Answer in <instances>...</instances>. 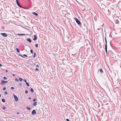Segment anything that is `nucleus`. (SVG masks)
<instances>
[{"instance_id":"nucleus-11","label":"nucleus","mask_w":121,"mask_h":121,"mask_svg":"<svg viewBox=\"0 0 121 121\" xmlns=\"http://www.w3.org/2000/svg\"><path fill=\"white\" fill-rule=\"evenodd\" d=\"M37 102H35L33 104V105L34 106H35L37 105Z\"/></svg>"},{"instance_id":"nucleus-22","label":"nucleus","mask_w":121,"mask_h":121,"mask_svg":"<svg viewBox=\"0 0 121 121\" xmlns=\"http://www.w3.org/2000/svg\"><path fill=\"white\" fill-rule=\"evenodd\" d=\"M30 52L31 53H32V54L33 53V50L31 49L30 50Z\"/></svg>"},{"instance_id":"nucleus-10","label":"nucleus","mask_w":121,"mask_h":121,"mask_svg":"<svg viewBox=\"0 0 121 121\" xmlns=\"http://www.w3.org/2000/svg\"><path fill=\"white\" fill-rule=\"evenodd\" d=\"M27 40L28 42H29L30 43H31V40L30 39V38H29L28 39H27Z\"/></svg>"},{"instance_id":"nucleus-28","label":"nucleus","mask_w":121,"mask_h":121,"mask_svg":"<svg viewBox=\"0 0 121 121\" xmlns=\"http://www.w3.org/2000/svg\"><path fill=\"white\" fill-rule=\"evenodd\" d=\"M36 64V62H35L33 64V66H35Z\"/></svg>"},{"instance_id":"nucleus-25","label":"nucleus","mask_w":121,"mask_h":121,"mask_svg":"<svg viewBox=\"0 0 121 121\" xmlns=\"http://www.w3.org/2000/svg\"><path fill=\"white\" fill-rule=\"evenodd\" d=\"M6 89V88L5 87H4L3 88V90H5Z\"/></svg>"},{"instance_id":"nucleus-6","label":"nucleus","mask_w":121,"mask_h":121,"mask_svg":"<svg viewBox=\"0 0 121 121\" xmlns=\"http://www.w3.org/2000/svg\"><path fill=\"white\" fill-rule=\"evenodd\" d=\"M16 3L18 6L22 8L21 6L19 3L18 0H16Z\"/></svg>"},{"instance_id":"nucleus-13","label":"nucleus","mask_w":121,"mask_h":121,"mask_svg":"<svg viewBox=\"0 0 121 121\" xmlns=\"http://www.w3.org/2000/svg\"><path fill=\"white\" fill-rule=\"evenodd\" d=\"M17 35H25V34H17Z\"/></svg>"},{"instance_id":"nucleus-16","label":"nucleus","mask_w":121,"mask_h":121,"mask_svg":"<svg viewBox=\"0 0 121 121\" xmlns=\"http://www.w3.org/2000/svg\"><path fill=\"white\" fill-rule=\"evenodd\" d=\"M30 91L31 92H34V90L32 88H31L30 89Z\"/></svg>"},{"instance_id":"nucleus-36","label":"nucleus","mask_w":121,"mask_h":121,"mask_svg":"<svg viewBox=\"0 0 121 121\" xmlns=\"http://www.w3.org/2000/svg\"><path fill=\"white\" fill-rule=\"evenodd\" d=\"M8 94V93L7 92H5L4 93V94Z\"/></svg>"},{"instance_id":"nucleus-24","label":"nucleus","mask_w":121,"mask_h":121,"mask_svg":"<svg viewBox=\"0 0 121 121\" xmlns=\"http://www.w3.org/2000/svg\"><path fill=\"white\" fill-rule=\"evenodd\" d=\"M15 80L16 81H17V82H18V81H19V80L18 79H17V78H16L15 79Z\"/></svg>"},{"instance_id":"nucleus-23","label":"nucleus","mask_w":121,"mask_h":121,"mask_svg":"<svg viewBox=\"0 0 121 121\" xmlns=\"http://www.w3.org/2000/svg\"><path fill=\"white\" fill-rule=\"evenodd\" d=\"M38 44H36L35 45V46L36 48H37L38 47Z\"/></svg>"},{"instance_id":"nucleus-38","label":"nucleus","mask_w":121,"mask_h":121,"mask_svg":"<svg viewBox=\"0 0 121 121\" xmlns=\"http://www.w3.org/2000/svg\"><path fill=\"white\" fill-rule=\"evenodd\" d=\"M105 43H107V40H106V37H105Z\"/></svg>"},{"instance_id":"nucleus-15","label":"nucleus","mask_w":121,"mask_h":121,"mask_svg":"<svg viewBox=\"0 0 121 121\" xmlns=\"http://www.w3.org/2000/svg\"><path fill=\"white\" fill-rule=\"evenodd\" d=\"M105 49H107V43H105Z\"/></svg>"},{"instance_id":"nucleus-46","label":"nucleus","mask_w":121,"mask_h":121,"mask_svg":"<svg viewBox=\"0 0 121 121\" xmlns=\"http://www.w3.org/2000/svg\"><path fill=\"white\" fill-rule=\"evenodd\" d=\"M8 72V70H6V72Z\"/></svg>"},{"instance_id":"nucleus-42","label":"nucleus","mask_w":121,"mask_h":121,"mask_svg":"<svg viewBox=\"0 0 121 121\" xmlns=\"http://www.w3.org/2000/svg\"><path fill=\"white\" fill-rule=\"evenodd\" d=\"M28 99H29L30 100L31 99V98L30 97H29V98H28Z\"/></svg>"},{"instance_id":"nucleus-17","label":"nucleus","mask_w":121,"mask_h":121,"mask_svg":"<svg viewBox=\"0 0 121 121\" xmlns=\"http://www.w3.org/2000/svg\"><path fill=\"white\" fill-rule=\"evenodd\" d=\"M16 49L17 52H20L19 50V49L18 48H16Z\"/></svg>"},{"instance_id":"nucleus-21","label":"nucleus","mask_w":121,"mask_h":121,"mask_svg":"<svg viewBox=\"0 0 121 121\" xmlns=\"http://www.w3.org/2000/svg\"><path fill=\"white\" fill-rule=\"evenodd\" d=\"M36 53L34 52V55L33 56L34 58H35V56H36Z\"/></svg>"},{"instance_id":"nucleus-20","label":"nucleus","mask_w":121,"mask_h":121,"mask_svg":"<svg viewBox=\"0 0 121 121\" xmlns=\"http://www.w3.org/2000/svg\"><path fill=\"white\" fill-rule=\"evenodd\" d=\"M26 108L28 110H30V108L29 107H27Z\"/></svg>"},{"instance_id":"nucleus-8","label":"nucleus","mask_w":121,"mask_h":121,"mask_svg":"<svg viewBox=\"0 0 121 121\" xmlns=\"http://www.w3.org/2000/svg\"><path fill=\"white\" fill-rule=\"evenodd\" d=\"M37 39V37L35 35L34 36V38L33 39L34 40H36Z\"/></svg>"},{"instance_id":"nucleus-7","label":"nucleus","mask_w":121,"mask_h":121,"mask_svg":"<svg viewBox=\"0 0 121 121\" xmlns=\"http://www.w3.org/2000/svg\"><path fill=\"white\" fill-rule=\"evenodd\" d=\"M32 14H34L36 16H38V13H36V12H32Z\"/></svg>"},{"instance_id":"nucleus-18","label":"nucleus","mask_w":121,"mask_h":121,"mask_svg":"<svg viewBox=\"0 0 121 121\" xmlns=\"http://www.w3.org/2000/svg\"><path fill=\"white\" fill-rule=\"evenodd\" d=\"M19 79L20 81H22L23 80V79L20 78H19Z\"/></svg>"},{"instance_id":"nucleus-34","label":"nucleus","mask_w":121,"mask_h":121,"mask_svg":"<svg viewBox=\"0 0 121 121\" xmlns=\"http://www.w3.org/2000/svg\"><path fill=\"white\" fill-rule=\"evenodd\" d=\"M11 89L13 90L14 89V87H11Z\"/></svg>"},{"instance_id":"nucleus-12","label":"nucleus","mask_w":121,"mask_h":121,"mask_svg":"<svg viewBox=\"0 0 121 121\" xmlns=\"http://www.w3.org/2000/svg\"><path fill=\"white\" fill-rule=\"evenodd\" d=\"M99 71L101 73H103V70L102 69H99Z\"/></svg>"},{"instance_id":"nucleus-45","label":"nucleus","mask_w":121,"mask_h":121,"mask_svg":"<svg viewBox=\"0 0 121 121\" xmlns=\"http://www.w3.org/2000/svg\"><path fill=\"white\" fill-rule=\"evenodd\" d=\"M106 56H108V53H106Z\"/></svg>"},{"instance_id":"nucleus-35","label":"nucleus","mask_w":121,"mask_h":121,"mask_svg":"<svg viewBox=\"0 0 121 121\" xmlns=\"http://www.w3.org/2000/svg\"><path fill=\"white\" fill-rule=\"evenodd\" d=\"M36 67H39V65L38 64H37L36 65Z\"/></svg>"},{"instance_id":"nucleus-39","label":"nucleus","mask_w":121,"mask_h":121,"mask_svg":"<svg viewBox=\"0 0 121 121\" xmlns=\"http://www.w3.org/2000/svg\"><path fill=\"white\" fill-rule=\"evenodd\" d=\"M66 120L67 121H69V120L68 119H67Z\"/></svg>"},{"instance_id":"nucleus-48","label":"nucleus","mask_w":121,"mask_h":121,"mask_svg":"<svg viewBox=\"0 0 121 121\" xmlns=\"http://www.w3.org/2000/svg\"><path fill=\"white\" fill-rule=\"evenodd\" d=\"M109 36L110 37H111V36L110 35H109Z\"/></svg>"},{"instance_id":"nucleus-41","label":"nucleus","mask_w":121,"mask_h":121,"mask_svg":"<svg viewBox=\"0 0 121 121\" xmlns=\"http://www.w3.org/2000/svg\"><path fill=\"white\" fill-rule=\"evenodd\" d=\"M35 69L36 70H37V71H38V69L37 68H36Z\"/></svg>"},{"instance_id":"nucleus-1","label":"nucleus","mask_w":121,"mask_h":121,"mask_svg":"<svg viewBox=\"0 0 121 121\" xmlns=\"http://www.w3.org/2000/svg\"><path fill=\"white\" fill-rule=\"evenodd\" d=\"M74 19L75 20L77 23L79 25L81 24L80 22L77 18L74 17Z\"/></svg>"},{"instance_id":"nucleus-44","label":"nucleus","mask_w":121,"mask_h":121,"mask_svg":"<svg viewBox=\"0 0 121 121\" xmlns=\"http://www.w3.org/2000/svg\"><path fill=\"white\" fill-rule=\"evenodd\" d=\"M2 66V65L1 64H0V67L1 66Z\"/></svg>"},{"instance_id":"nucleus-43","label":"nucleus","mask_w":121,"mask_h":121,"mask_svg":"<svg viewBox=\"0 0 121 121\" xmlns=\"http://www.w3.org/2000/svg\"><path fill=\"white\" fill-rule=\"evenodd\" d=\"M17 114L18 115L19 114V113L18 112H17Z\"/></svg>"},{"instance_id":"nucleus-27","label":"nucleus","mask_w":121,"mask_h":121,"mask_svg":"<svg viewBox=\"0 0 121 121\" xmlns=\"http://www.w3.org/2000/svg\"><path fill=\"white\" fill-rule=\"evenodd\" d=\"M7 79V78L5 77H3V79H4L5 80Z\"/></svg>"},{"instance_id":"nucleus-5","label":"nucleus","mask_w":121,"mask_h":121,"mask_svg":"<svg viewBox=\"0 0 121 121\" xmlns=\"http://www.w3.org/2000/svg\"><path fill=\"white\" fill-rule=\"evenodd\" d=\"M31 113L32 115H35L36 114V112L35 110H34L32 111Z\"/></svg>"},{"instance_id":"nucleus-9","label":"nucleus","mask_w":121,"mask_h":121,"mask_svg":"<svg viewBox=\"0 0 121 121\" xmlns=\"http://www.w3.org/2000/svg\"><path fill=\"white\" fill-rule=\"evenodd\" d=\"M115 23L116 24H118L119 23V21L117 19H116L115 20Z\"/></svg>"},{"instance_id":"nucleus-40","label":"nucleus","mask_w":121,"mask_h":121,"mask_svg":"<svg viewBox=\"0 0 121 121\" xmlns=\"http://www.w3.org/2000/svg\"><path fill=\"white\" fill-rule=\"evenodd\" d=\"M19 85L20 86H21L22 85V84L21 83H20L19 84Z\"/></svg>"},{"instance_id":"nucleus-26","label":"nucleus","mask_w":121,"mask_h":121,"mask_svg":"<svg viewBox=\"0 0 121 121\" xmlns=\"http://www.w3.org/2000/svg\"><path fill=\"white\" fill-rule=\"evenodd\" d=\"M19 55L20 56H21L22 57H23V58H25V57L24 56H22V55H20V54H19Z\"/></svg>"},{"instance_id":"nucleus-2","label":"nucleus","mask_w":121,"mask_h":121,"mask_svg":"<svg viewBox=\"0 0 121 121\" xmlns=\"http://www.w3.org/2000/svg\"><path fill=\"white\" fill-rule=\"evenodd\" d=\"M13 96L15 99V101H18V98L17 96L14 95H13Z\"/></svg>"},{"instance_id":"nucleus-32","label":"nucleus","mask_w":121,"mask_h":121,"mask_svg":"<svg viewBox=\"0 0 121 121\" xmlns=\"http://www.w3.org/2000/svg\"><path fill=\"white\" fill-rule=\"evenodd\" d=\"M36 101V99H33V102H35Z\"/></svg>"},{"instance_id":"nucleus-47","label":"nucleus","mask_w":121,"mask_h":121,"mask_svg":"<svg viewBox=\"0 0 121 121\" xmlns=\"http://www.w3.org/2000/svg\"><path fill=\"white\" fill-rule=\"evenodd\" d=\"M13 76H15V74H13Z\"/></svg>"},{"instance_id":"nucleus-30","label":"nucleus","mask_w":121,"mask_h":121,"mask_svg":"<svg viewBox=\"0 0 121 121\" xmlns=\"http://www.w3.org/2000/svg\"><path fill=\"white\" fill-rule=\"evenodd\" d=\"M23 55L26 57H27V56L26 54H24Z\"/></svg>"},{"instance_id":"nucleus-19","label":"nucleus","mask_w":121,"mask_h":121,"mask_svg":"<svg viewBox=\"0 0 121 121\" xmlns=\"http://www.w3.org/2000/svg\"><path fill=\"white\" fill-rule=\"evenodd\" d=\"M26 83L27 85L28 86H29L30 85H29V83H28L27 82H26Z\"/></svg>"},{"instance_id":"nucleus-33","label":"nucleus","mask_w":121,"mask_h":121,"mask_svg":"<svg viewBox=\"0 0 121 121\" xmlns=\"http://www.w3.org/2000/svg\"><path fill=\"white\" fill-rule=\"evenodd\" d=\"M2 108L3 109H5L6 108L4 107H2Z\"/></svg>"},{"instance_id":"nucleus-37","label":"nucleus","mask_w":121,"mask_h":121,"mask_svg":"<svg viewBox=\"0 0 121 121\" xmlns=\"http://www.w3.org/2000/svg\"><path fill=\"white\" fill-rule=\"evenodd\" d=\"M23 80H24V81L25 82H27L26 81V80L25 79H23Z\"/></svg>"},{"instance_id":"nucleus-49","label":"nucleus","mask_w":121,"mask_h":121,"mask_svg":"<svg viewBox=\"0 0 121 121\" xmlns=\"http://www.w3.org/2000/svg\"><path fill=\"white\" fill-rule=\"evenodd\" d=\"M1 96V94H0V97Z\"/></svg>"},{"instance_id":"nucleus-4","label":"nucleus","mask_w":121,"mask_h":121,"mask_svg":"<svg viewBox=\"0 0 121 121\" xmlns=\"http://www.w3.org/2000/svg\"><path fill=\"white\" fill-rule=\"evenodd\" d=\"M1 83H2V84L1 83V85H5V83H7L8 82V81H5L3 80H1Z\"/></svg>"},{"instance_id":"nucleus-31","label":"nucleus","mask_w":121,"mask_h":121,"mask_svg":"<svg viewBox=\"0 0 121 121\" xmlns=\"http://www.w3.org/2000/svg\"><path fill=\"white\" fill-rule=\"evenodd\" d=\"M28 92V91L27 90H26L25 91V93L26 94H27Z\"/></svg>"},{"instance_id":"nucleus-14","label":"nucleus","mask_w":121,"mask_h":121,"mask_svg":"<svg viewBox=\"0 0 121 121\" xmlns=\"http://www.w3.org/2000/svg\"><path fill=\"white\" fill-rule=\"evenodd\" d=\"M2 101L3 103H5V100L3 99H2Z\"/></svg>"},{"instance_id":"nucleus-3","label":"nucleus","mask_w":121,"mask_h":121,"mask_svg":"<svg viewBox=\"0 0 121 121\" xmlns=\"http://www.w3.org/2000/svg\"><path fill=\"white\" fill-rule=\"evenodd\" d=\"M0 34L4 37H6L7 36V35L5 33H1Z\"/></svg>"},{"instance_id":"nucleus-29","label":"nucleus","mask_w":121,"mask_h":121,"mask_svg":"<svg viewBox=\"0 0 121 121\" xmlns=\"http://www.w3.org/2000/svg\"><path fill=\"white\" fill-rule=\"evenodd\" d=\"M105 51H106V53H108L107 51V49H105Z\"/></svg>"}]
</instances>
